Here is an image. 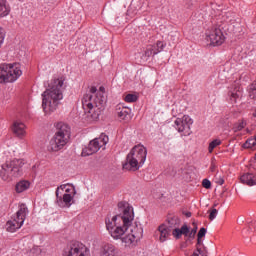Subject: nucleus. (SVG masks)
<instances>
[{"label": "nucleus", "instance_id": "nucleus-14", "mask_svg": "<svg viewBox=\"0 0 256 256\" xmlns=\"http://www.w3.org/2000/svg\"><path fill=\"white\" fill-rule=\"evenodd\" d=\"M11 132L17 139H24L27 137V125L21 120H16L11 125Z\"/></svg>", "mask_w": 256, "mask_h": 256}, {"label": "nucleus", "instance_id": "nucleus-4", "mask_svg": "<svg viewBox=\"0 0 256 256\" xmlns=\"http://www.w3.org/2000/svg\"><path fill=\"white\" fill-rule=\"evenodd\" d=\"M69 139H71V128H69V125L59 122L56 125L55 134L48 143V151L50 153H59V151H63V149L67 147Z\"/></svg>", "mask_w": 256, "mask_h": 256}, {"label": "nucleus", "instance_id": "nucleus-19", "mask_svg": "<svg viewBox=\"0 0 256 256\" xmlns=\"http://www.w3.org/2000/svg\"><path fill=\"white\" fill-rule=\"evenodd\" d=\"M240 181L243 185L254 187V185H256V176L251 173H246L240 177Z\"/></svg>", "mask_w": 256, "mask_h": 256}, {"label": "nucleus", "instance_id": "nucleus-31", "mask_svg": "<svg viewBox=\"0 0 256 256\" xmlns=\"http://www.w3.org/2000/svg\"><path fill=\"white\" fill-rule=\"evenodd\" d=\"M192 256H207V252L205 250H202L201 248H197Z\"/></svg>", "mask_w": 256, "mask_h": 256}, {"label": "nucleus", "instance_id": "nucleus-5", "mask_svg": "<svg viewBox=\"0 0 256 256\" xmlns=\"http://www.w3.org/2000/svg\"><path fill=\"white\" fill-rule=\"evenodd\" d=\"M147 161V148L142 144L135 145L127 155L123 169L126 171H139Z\"/></svg>", "mask_w": 256, "mask_h": 256}, {"label": "nucleus", "instance_id": "nucleus-16", "mask_svg": "<svg viewBox=\"0 0 256 256\" xmlns=\"http://www.w3.org/2000/svg\"><path fill=\"white\" fill-rule=\"evenodd\" d=\"M157 235H159L160 243H165L171 236V226L167 224H161L157 229Z\"/></svg>", "mask_w": 256, "mask_h": 256}, {"label": "nucleus", "instance_id": "nucleus-26", "mask_svg": "<svg viewBox=\"0 0 256 256\" xmlns=\"http://www.w3.org/2000/svg\"><path fill=\"white\" fill-rule=\"evenodd\" d=\"M138 99H139V95H137V93H133V94L130 93L124 96L125 103H136Z\"/></svg>", "mask_w": 256, "mask_h": 256}, {"label": "nucleus", "instance_id": "nucleus-11", "mask_svg": "<svg viewBox=\"0 0 256 256\" xmlns=\"http://www.w3.org/2000/svg\"><path fill=\"white\" fill-rule=\"evenodd\" d=\"M205 40L210 47H219L225 43V34L221 27L212 26L206 30Z\"/></svg>", "mask_w": 256, "mask_h": 256}, {"label": "nucleus", "instance_id": "nucleus-6", "mask_svg": "<svg viewBox=\"0 0 256 256\" xmlns=\"http://www.w3.org/2000/svg\"><path fill=\"white\" fill-rule=\"evenodd\" d=\"M75 195L77 190L72 184H62L56 189L55 203L60 209H69L75 203Z\"/></svg>", "mask_w": 256, "mask_h": 256}, {"label": "nucleus", "instance_id": "nucleus-21", "mask_svg": "<svg viewBox=\"0 0 256 256\" xmlns=\"http://www.w3.org/2000/svg\"><path fill=\"white\" fill-rule=\"evenodd\" d=\"M31 187V182L28 180H21L15 186L16 193H25Z\"/></svg>", "mask_w": 256, "mask_h": 256}, {"label": "nucleus", "instance_id": "nucleus-25", "mask_svg": "<svg viewBox=\"0 0 256 256\" xmlns=\"http://www.w3.org/2000/svg\"><path fill=\"white\" fill-rule=\"evenodd\" d=\"M221 143H222V141L219 138L212 140L208 146V153H213V151L215 149H217V147H219V145H221Z\"/></svg>", "mask_w": 256, "mask_h": 256}, {"label": "nucleus", "instance_id": "nucleus-27", "mask_svg": "<svg viewBox=\"0 0 256 256\" xmlns=\"http://www.w3.org/2000/svg\"><path fill=\"white\" fill-rule=\"evenodd\" d=\"M247 91L249 97H251V99L256 100V81H254L252 84L248 86Z\"/></svg>", "mask_w": 256, "mask_h": 256}, {"label": "nucleus", "instance_id": "nucleus-17", "mask_svg": "<svg viewBox=\"0 0 256 256\" xmlns=\"http://www.w3.org/2000/svg\"><path fill=\"white\" fill-rule=\"evenodd\" d=\"M116 114L119 121H129L131 119V109L118 105L116 107Z\"/></svg>", "mask_w": 256, "mask_h": 256}, {"label": "nucleus", "instance_id": "nucleus-36", "mask_svg": "<svg viewBox=\"0 0 256 256\" xmlns=\"http://www.w3.org/2000/svg\"><path fill=\"white\" fill-rule=\"evenodd\" d=\"M3 255V244L0 242V256Z\"/></svg>", "mask_w": 256, "mask_h": 256}, {"label": "nucleus", "instance_id": "nucleus-10", "mask_svg": "<svg viewBox=\"0 0 256 256\" xmlns=\"http://www.w3.org/2000/svg\"><path fill=\"white\" fill-rule=\"evenodd\" d=\"M109 143V136L101 134L99 137L92 139L88 146L82 150V155L84 157H89V155H94L98 151L105 150Z\"/></svg>", "mask_w": 256, "mask_h": 256}, {"label": "nucleus", "instance_id": "nucleus-33", "mask_svg": "<svg viewBox=\"0 0 256 256\" xmlns=\"http://www.w3.org/2000/svg\"><path fill=\"white\" fill-rule=\"evenodd\" d=\"M214 181L217 183V185H223L225 183V180L221 177V175H216Z\"/></svg>", "mask_w": 256, "mask_h": 256}, {"label": "nucleus", "instance_id": "nucleus-8", "mask_svg": "<svg viewBox=\"0 0 256 256\" xmlns=\"http://www.w3.org/2000/svg\"><path fill=\"white\" fill-rule=\"evenodd\" d=\"M23 75L21 64L17 62L4 63L0 65V83H15Z\"/></svg>", "mask_w": 256, "mask_h": 256}, {"label": "nucleus", "instance_id": "nucleus-7", "mask_svg": "<svg viewBox=\"0 0 256 256\" xmlns=\"http://www.w3.org/2000/svg\"><path fill=\"white\" fill-rule=\"evenodd\" d=\"M24 165V159L14 158L12 160L6 161L1 165L0 178L6 183H10V181H13L15 177H19L21 175Z\"/></svg>", "mask_w": 256, "mask_h": 256}, {"label": "nucleus", "instance_id": "nucleus-34", "mask_svg": "<svg viewBox=\"0 0 256 256\" xmlns=\"http://www.w3.org/2000/svg\"><path fill=\"white\" fill-rule=\"evenodd\" d=\"M202 186L204 187V189H211V181H209L208 179H204L202 181Z\"/></svg>", "mask_w": 256, "mask_h": 256}, {"label": "nucleus", "instance_id": "nucleus-18", "mask_svg": "<svg viewBox=\"0 0 256 256\" xmlns=\"http://www.w3.org/2000/svg\"><path fill=\"white\" fill-rule=\"evenodd\" d=\"M100 256H119V251L113 244H104L100 248Z\"/></svg>", "mask_w": 256, "mask_h": 256}, {"label": "nucleus", "instance_id": "nucleus-20", "mask_svg": "<svg viewBox=\"0 0 256 256\" xmlns=\"http://www.w3.org/2000/svg\"><path fill=\"white\" fill-rule=\"evenodd\" d=\"M172 235L175 239H181L182 235L187 237L189 235V227L187 224H184L181 228H174L172 230Z\"/></svg>", "mask_w": 256, "mask_h": 256}, {"label": "nucleus", "instance_id": "nucleus-15", "mask_svg": "<svg viewBox=\"0 0 256 256\" xmlns=\"http://www.w3.org/2000/svg\"><path fill=\"white\" fill-rule=\"evenodd\" d=\"M242 96H243V88L237 85L230 88L227 99L229 103H231L232 105H235V103H237V101H239V99H241Z\"/></svg>", "mask_w": 256, "mask_h": 256}, {"label": "nucleus", "instance_id": "nucleus-3", "mask_svg": "<svg viewBox=\"0 0 256 256\" xmlns=\"http://www.w3.org/2000/svg\"><path fill=\"white\" fill-rule=\"evenodd\" d=\"M65 89H67L65 76H59L51 81L49 88L42 94V109L45 115H51L57 111L59 103L63 101Z\"/></svg>", "mask_w": 256, "mask_h": 256}, {"label": "nucleus", "instance_id": "nucleus-32", "mask_svg": "<svg viewBox=\"0 0 256 256\" xmlns=\"http://www.w3.org/2000/svg\"><path fill=\"white\" fill-rule=\"evenodd\" d=\"M5 41V30L0 26V47Z\"/></svg>", "mask_w": 256, "mask_h": 256}, {"label": "nucleus", "instance_id": "nucleus-22", "mask_svg": "<svg viewBox=\"0 0 256 256\" xmlns=\"http://www.w3.org/2000/svg\"><path fill=\"white\" fill-rule=\"evenodd\" d=\"M11 13V6L7 0H0V17H7Z\"/></svg>", "mask_w": 256, "mask_h": 256}, {"label": "nucleus", "instance_id": "nucleus-23", "mask_svg": "<svg viewBox=\"0 0 256 256\" xmlns=\"http://www.w3.org/2000/svg\"><path fill=\"white\" fill-rule=\"evenodd\" d=\"M156 46L158 47V50L153 49V46H150L145 51L146 57H151V55H157V53H161L163 51V42L158 41L156 43Z\"/></svg>", "mask_w": 256, "mask_h": 256}, {"label": "nucleus", "instance_id": "nucleus-12", "mask_svg": "<svg viewBox=\"0 0 256 256\" xmlns=\"http://www.w3.org/2000/svg\"><path fill=\"white\" fill-rule=\"evenodd\" d=\"M191 125H193V120L189 115H184L174 121V127L178 133H185V131H189L191 129Z\"/></svg>", "mask_w": 256, "mask_h": 256}, {"label": "nucleus", "instance_id": "nucleus-37", "mask_svg": "<svg viewBox=\"0 0 256 256\" xmlns=\"http://www.w3.org/2000/svg\"><path fill=\"white\" fill-rule=\"evenodd\" d=\"M186 215H187V217H191V213H190V212H189V213H187Z\"/></svg>", "mask_w": 256, "mask_h": 256}, {"label": "nucleus", "instance_id": "nucleus-28", "mask_svg": "<svg viewBox=\"0 0 256 256\" xmlns=\"http://www.w3.org/2000/svg\"><path fill=\"white\" fill-rule=\"evenodd\" d=\"M205 235H207V229L201 228L198 232V239H197L198 245H201V243H203V241L201 239H203V237H205Z\"/></svg>", "mask_w": 256, "mask_h": 256}, {"label": "nucleus", "instance_id": "nucleus-2", "mask_svg": "<svg viewBox=\"0 0 256 256\" xmlns=\"http://www.w3.org/2000/svg\"><path fill=\"white\" fill-rule=\"evenodd\" d=\"M105 87L101 86L99 89L95 86H90L88 92L82 98V107L85 111L84 123L91 125L99 121L103 109H105Z\"/></svg>", "mask_w": 256, "mask_h": 256}, {"label": "nucleus", "instance_id": "nucleus-9", "mask_svg": "<svg viewBox=\"0 0 256 256\" xmlns=\"http://www.w3.org/2000/svg\"><path fill=\"white\" fill-rule=\"evenodd\" d=\"M28 213L29 210L27 209V206L25 204H20L16 214H14L10 220L7 221L6 231L9 233H15V231L21 229V227H23V223H25Z\"/></svg>", "mask_w": 256, "mask_h": 256}, {"label": "nucleus", "instance_id": "nucleus-1", "mask_svg": "<svg viewBox=\"0 0 256 256\" xmlns=\"http://www.w3.org/2000/svg\"><path fill=\"white\" fill-rule=\"evenodd\" d=\"M120 213L105 220L108 233L115 241H121L124 247L133 249L143 239V227L135 222V212L129 203L118 204Z\"/></svg>", "mask_w": 256, "mask_h": 256}, {"label": "nucleus", "instance_id": "nucleus-29", "mask_svg": "<svg viewBox=\"0 0 256 256\" xmlns=\"http://www.w3.org/2000/svg\"><path fill=\"white\" fill-rule=\"evenodd\" d=\"M197 224L193 223V229L188 231V235L186 237H189L190 239H194L195 235H197Z\"/></svg>", "mask_w": 256, "mask_h": 256}, {"label": "nucleus", "instance_id": "nucleus-30", "mask_svg": "<svg viewBox=\"0 0 256 256\" xmlns=\"http://www.w3.org/2000/svg\"><path fill=\"white\" fill-rule=\"evenodd\" d=\"M218 213H219V211H217V209L212 208V209L210 210V214H209V219H210V221H214V219L217 218Z\"/></svg>", "mask_w": 256, "mask_h": 256}, {"label": "nucleus", "instance_id": "nucleus-38", "mask_svg": "<svg viewBox=\"0 0 256 256\" xmlns=\"http://www.w3.org/2000/svg\"><path fill=\"white\" fill-rule=\"evenodd\" d=\"M253 117H256V110H255V112L253 113Z\"/></svg>", "mask_w": 256, "mask_h": 256}, {"label": "nucleus", "instance_id": "nucleus-35", "mask_svg": "<svg viewBox=\"0 0 256 256\" xmlns=\"http://www.w3.org/2000/svg\"><path fill=\"white\" fill-rule=\"evenodd\" d=\"M243 127H245V125L242 122L241 124L238 125L236 131H241V129H243Z\"/></svg>", "mask_w": 256, "mask_h": 256}, {"label": "nucleus", "instance_id": "nucleus-13", "mask_svg": "<svg viewBox=\"0 0 256 256\" xmlns=\"http://www.w3.org/2000/svg\"><path fill=\"white\" fill-rule=\"evenodd\" d=\"M89 250L81 242H74L71 244L68 251L64 253V256H87Z\"/></svg>", "mask_w": 256, "mask_h": 256}, {"label": "nucleus", "instance_id": "nucleus-24", "mask_svg": "<svg viewBox=\"0 0 256 256\" xmlns=\"http://www.w3.org/2000/svg\"><path fill=\"white\" fill-rule=\"evenodd\" d=\"M243 147L244 149H253V147H256V135L248 138L243 144Z\"/></svg>", "mask_w": 256, "mask_h": 256}]
</instances>
